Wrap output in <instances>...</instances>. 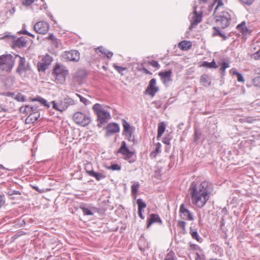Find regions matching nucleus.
Returning <instances> with one entry per match:
<instances>
[{"mask_svg":"<svg viewBox=\"0 0 260 260\" xmlns=\"http://www.w3.org/2000/svg\"><path fill=\"white\" fill-rule=\"evenodd\" d=\"M212 189L213 185L209 182L203 181L198 186L192 182L189 189L192 204L200 208H202L208 200L209 194Z\"/></svg>","mask_w":260,"mask_h":260,"instance_id":"obj_1","label":"nucleus"},{"mask_svg":"<svg viewBox=\"0 0 260 260\" xmlns=\"http://www.w3.org/2000/svg\"><path fill=\"white\" fill-rule=\"evenodd\" d=\"M92 109L98 116V126L101 127L103 124L107 123L110 119V114L109 112L104 110L100 104H94Z\"/></svg>","mask_w":260,"mask_h":260,"instance_id":"obj_2","label":"nucleus"},{"mask_svg":"<svg viewBox=\"0 0 260 260\" xmlns=\"http://www.w3.org/2000/svg\"><path fill=\"white\" fill-rule=\"evenodd\" d=\"M15 64V58L11 54L0 56V72H10Z\"/></svg>","mask_w":260,"mask_h":260,"instance_id":"obj_3","label":"nucleus"},{"mask_svg":"<svg viewBox=\"0 0 260 260\" xmlns=\"http://www.w3.org/2000/svg\"><path fill=\"white\" fill-rule=\"evenodd\" d=\"M52 105V108L57 111L63 112L70 106L75 104L74 100L70 98L69 96H66L58 103L55 101H52L51 103Z\"/></svg>","mask_w":260,"mask_h":260,"instance_id":"obj_4","label":"nucleus"},{"mask_svg":"<svg viewBox=\"0 0 260 260\" xmlns=\"http://www.w3.org/2000/svg\"><path fill=\"white\" fill-rule=\"evenodd\" d=\"M53 73L56 82L62 83L65 81L66 78L69 74V71L63 65L56 63L53 69Z\"/></svg>","mask_w":260,"mask_h":260,"instance_id":"obj_5","label":"nucleus"},{"mask_svg":"<svg viewBox=\"0 0 260 260\" xmlns=\"http://www.w3.org/2000/svg\"><path fill=\"white\" fill-rule=\"evenodd\" d=\"M19 57L18 66L16 69V73L21 76H24L26 73L30 71V68L29 63L26 62L24 57H22L17 55L15 58Z\"/></svg>","mask_w":260,"mask_h":260,"instance_id":"obj_6","label":"nucleus"},{"mask_svg":"<svg viewBox=\"0 0 260 260\" xmlns=\"http://www.w3.org/2000/svg\"><path fill=\"white\" fill-rule=\"evenodd\" d=\"M73 119L76 123L83 126L87 125L90 122V118L89 115L80 112L74 114Z\"/></svg>","mask_w":260,"mask_h":260,"instance_id":"obj_7","label":"nucleus"},{"mask_svg":"<svg viewBox=\"0 0 260 260\" xmlns=\"http://www.w3.org/2000/svg\"><path fill=\"white\" fill-rule=\"evenodd\" d=\"M61 56L64 61L77 62L80 59V53L77 50L65 51Z\"/></svg>","mask_w":260,"mask_h":260,"instance_id":"obj_8","label":"nucleus"},{"mask_svg":"<svg viewBox=\"0 0 260 260\" xmlns=\"http://www.w3.org/2000/svg\"><path fill=\"white\" fill-rule=\"evenodd\" d=\"M180 216L181 218L189 221L194 220L193 213L188 210L184 204H182L180 207Z\"/></svg>","mask_w":260,"mask_h":260,"instance_id":"obj_9","label":"nucleus"},{"mask_svg":"<svg viewBox=\"0 0 260 260\" xmlns=\"http://www.w3.org/2000/svg\"><path fill=\"white\" fill-rule=\"evenodd\" d=\"M194 10L192 12V16L190 19V25L189 27L190 30L195 27L202 20V13H198L194 8Z\"/></svg>","mask_w":260,"mask_h":260,"instance_id":"obj_10","label":"nucleus"},{"mask_svg":"<svg viewBox=\"0 0 260 260\" xmlns=\"http://www.w3.org/2000/svg\"><path fill=\"white\" fill-rule=\"evenodd\" d=\"M49 25L45 21H40L34 25V29L36 32L40 34H45L49 30Z\"/></svg>","mask_w":260,"mask_h":260,"instance_id":"obj_11","label":"nucleus"},{"mask_svg":"<svg viewBox=\"0 0 260 260\" xmlns=\"http://www.w3.org/2000/svg\"><path fill=\"white\" fill-rule=\"evenodd\" d=\"M156 79L152 78L150 80L149 85L146 89V93L152 97H153L159 89L155 86Z\"/></svg>","mask_w":260,"mask_h":260,"instance_id":"obj_12","label":"nucleus"},{"mask_svg":"<svg viewBox=\"0 0 260 260\" xmlns=\"http://www.w3.org/2000/svg\"><path fill=\"white\" fill-rule=\"evenodd\" d=\"M118 152L122 154L124 156V159H129L133 154V153L127 147L125 141L122 142L121 145Z\"/></svg>","mask_w":260,"mask_h":260,"instance_id":"obj_13","label":"nucleus"},{"mask_svg":"<svg viewBox=\"0 0 260 260\" xmlns=\"http://www.w3.org/2000/svg\"><path fill=\"white\" fill-rule=\"evenodd\" d=\"M120 128L118 124L115 123H109L106 127V136H110L114 134L118 133Z\"/></svg>","mask_w":260,"mask_h":260,"instance_id":"obj_14","label":"nucleus"},{"mask_svg":"<svg viewBox=\"0 0 260 260\" xmlns=\"http://www.w3.org/2000/svg\"><path fill=\"white\" fill-rule=\"evenodd\" d=\"M172 72L171 70L164 72H160L158 75L161 77V79L164 84L167 85L172 81L171 75Z\"/></svg>","mask_w":260,"mask_h":260,"instance_id":"obj_15","label":"nucleus"},{"mask_svg":"<svg viewBox=\"0 0 260 260\" xmlns=\"http://www.w3.org/2000/svg\"><path fill=\"white\" fill-rule=\"evenodd\" d=\"M87 166L85 168L87 174L92 177L95 178L97 181H100L106 177V175L102 173H99L94 171L93 170H87Z\"/></svg>","mask_w":260,"mask_h":260,"instance_id":"obj_16","label":"nucleus"},{"mask_svg":"<svg viewBox=\"0 0 260 260\" xmlns=\"http://www.w3.org/2000/svg\"><path fill=\"white\" fill-rule=\"evenodd\" d=\"M155 222L161 224L162 223V220L158 215L151 214L149 216V218L147 219V228H149L152 223Z\"/></svg>","mask_w":260,"mask_h":260,"instance_id":"obj_17","label":"nucleus"},{"mask_svg":"<svg viewBox=\"0 0 260 260\" xmlns=\"http://www.w3.org/2000/svg\"><path fill=\"white\" fill-rule=\"evenodd\" d=\"M122 125L123 127V134L126 135L128 133H133L135 128L131 126L124 119H122Z\"/></svg>","mask_w":260,"mask_h":260,"instance_id":"obj_18","label":"nucleus"},{"mask_svg":"<svg viewBox=\"0 0 260 260\" xmlns=\"http://www.w3.org/2000/svg\"><path fill=\"white\" fill-rule=\"evenodd\" d=\"M217 22L221 25L222 28L228 26V18L224 16H219L216 19Z\"/></svg>","mask_w":260,"mask_h":260,"instance_id":"obj_19","label":"nucleus"},{"mask_svg":"<svg viewBox=\"0 0 260 260\" xmlns=\"http://www.w3.org/2000/svg\"><path fill=\"white\" fill-rule=\"evenodd\" d=\"M39 117L40 113L38 111L30 113L26 118V121H28V122H31L34 123L38 120Z\"/></svg>","mask_w":260,"mask_h":260,"instance_id":"obj_20","label":"nucleus"},{"mask_svg":"<svg viewBox=\"0 0 260 260\" xmlns=\"http://www.w3.org/2000/svg\"><path fill=\"white\" fill-rule=\"evenodd\" d=\"M230 74L232 76H235L237 77V80L240 82H244V79L242 75L237 71L236 70L232 69L230 71Z\"/></svg>","mask_w":260,"mask_h":260,"instance_id":"obj_21","label":"nucleus"},{"mask_svg":"<svg viewBox=\"0 0 260 260\" xmlns=\"http://www.w3.org/2000/svg\"><path fill=\"white\" fill-rule=\"evenodd\" d=\"M31 101L32 102H39L42 105L44 106L45 107L47 108L50 107V104L49 103L44 99L42 98L41 96H37L35 98H33L31 99Z\"/></svg>","mask_w":260,"mask_h":260,"instance_id":"obj_22","label":"nucleus"},{"mask_svg":"<svg viewBox=\"0 0 260 260\" xmlns=\"http://www.w3.org/2000/svg\"><path fill=\"white\" fill-rule=\"evenodd\" d=\"M14 45L16 47L23 48L26 46V41L24 38H19L15 41Z\"/></svg>","mask_w":260,"mask_h":260,"instance_id":"obj_23","label":"nucleus"},{"mask_svg":"<svg viewBox=\"0 0 260 260\" xmlns=\"http://www.w3.org/2000/svg\"><path fill=\"white\" fill-rule=\"evenodd\" d=\"M179 47L183 50H187L190 48L191 45L190 42L183 41L179 44Z\"/></svg>","mask_w":260,"mask_h":260,"instance_id":"obj_24","label":"nucleus"},{"mask_svg":"<svg viewBox=\"0 0 260 260\" xmlns=\"http://www.w3.org/2000/svg\"><path fill=\"white\" fill-rule=\"evenodd\" d=\"M166 129V125L164 122H161L159 123L158 125L157 128V139H159L160 137L162 136V134L165 132Z\"/></svg>","mask_w":260,"mask_h":260,"instance_id":"obj_25","label":"nucleus"},{"mask_svg":"<svg viewBox=\"0 0 260 260\" xmlns=\"http://www.w3.org/2000/svg\"><path fill=\"white\" fill-rule=\"evenodd\" d=\"M237 29L240 31L243 35H246L248 29L246 26V24L244 21L242 22L241 24L238 25Z\"/></svg>","mask_w":260,"mask_h":260,"instance_id":"obj_26","label":"nucleus"},{"mask_svg":"<svg viewBox=\"0 0 260 260\" xmlns=\"http://www.w3.org/2000/svg\"><path fill=\"white\" fill-rule=\"evenodd\" d=\"M190 234L193 239L196 240L198 242H201L202 239L198 234L197 231H193L191 228H190Z\"/></svg>","mask_w":260,"mask_h":260,"instance_id":"obj_27","label":"nucleus"},{"mask_svg":"<svg viewBox=\"0 0 260 260\" xmlns=\"http://www.w3.org/2000/svg\"><path fill=\"white\" fill-rule=\"evenodd\" d=\"M201 82L206 86H209L210 82L209 81V77L207 75H203L201 77Z\"/></svg>","mask_w":260,"mask_h":260,"instance_id":"obj_28","label":"nucleus"},{"mask_svg":"<svg viewBox=\"0 0 260 260\" xmlns=\"http://www.w3.org/2000/svg\"><path fill=\"white\" fill-rule=\"evenodd\" d=\"M213 29L214 30V32L213 33V36H219L222 37L223 40H225L226 39V37L224 34L222 33L219 27H214Z\"/></svg>","mask_w":260,"mask_h":260,"instance_id":"obj_29","label":"nucleus"},{"mask_svg":"<svg viewBox=\"0 0 260 260\" xmlns=\"http://www.w3.org/2000/svg\"><path fill=\"white\" fill-rule=\"evenodd\" d=\"M161 144L160 143H157L156 144L155 150L151 153L150 156L155 157L156 155L161 152Z\"/></svg>","mask_w":260,"mask_h":260,"instance_id":"obj_30","label":"nucleus"},{"mask_svg":"<svg viewBox=\"0 0 260 260\" xmlns=\"http://www.w3.org/2000/svg\"><path fill=\"white\" fill-rule=\"evenodd\" d=\"M38 70L39 72H45L48 67V66L46 65L42 61H41L38 63L37 64Z\"/></svg>","mask_w":260,"mask_h":260,"instance_id":"obj_31","label":"nucleus"},{"mask_svg":"<svg viewBox=\"0 0 260 260\" xmlns=\"http://www.w3.org/2000/svg\"><path fill=\"white\" fill-rule=\"evenodd\" d=\"M53 60L52 57L48 54H46L42 58V60L46 65L49 66Z\"/></svg>","mask_w":260,"mask_h":260,"instance_id":"obj_32","label":"nucleus"},{"mask_svg":"<svg viewBox=\"0 0 260 260\" xmlns=\"http://www.w3.org/2000/svg\"><path fill=\"white\" fill-rule=\"evenodd\" d=\"M202 66L204 67H207L210 69L211 68H216L218 67L216 66L215 62L213 60L211 62H208L207 61H204L203 62Z\"/></svg>","mask_w":260,"mask_h":260,"instance_id":"obj_33","label":"nucleus"},{"mask_svg":"<svg viewBox=\"0 0 260 260\" xmlns=\"http://www.w3.org/2000/svg\"><path fill=\"white\" fill-rule=\"evenodd\" d=\"M37 107L32 106L30 105H27L25 107V111L27 113H29V114L30 113H34V112H37Z\"/></svg>","mask_w":260,"mask_h":260,"instance_id":"obj_34","label":"nucleus"},{"mask_svg":"<svg viewBox=\"0 0 260 260\" xmlns=\"http://www.w3.org/2000/svg\"><path fill=\"white\" fill-rule=\"evenodd\" d=\"M137 203L138 205V210H142L146 207V204L141 199H138L137 201Z\"/></svg>","mask_w":260,"mask_h":260,"instance_id":"obj_35","label":"nucleus"},{"mask_svg":"<svg viewBox=\"0 0 260 260\" xmlns=\"http://www.w3.org/2000/svg\"><path fill=\"white\" fill-rule=\"evenodd\" d=\"M80 209L82 210L83 214L85 215H92L93 214V212L88 208L84 206H81Z\"/></svg>","mask_w":260,"mask_h":260,"instance_id":"obj_36","label":"nucleus"},{"mask_svg":"<svg viewBox=\"0 0 260 260\" xmlns=\"http://www.w3.org/2000/svg\"><path fill=\"white\" fill-rule=\"evenodd\" d=\"M139 187V183L138 182L134 183L131 187L132 193L136 195L138 191Z\"/></svg>","mask_w":260,"mask_h":260,"instance_id":"obj_37","label":"nucleus"},{"mask_svg":"<svg viewBox=\"0 0 260 260\" xmlns=\"http://www.w3.org/2000/svg\"><path fill=\"white\" fill-rule=\"evenodd\" d=\"M214 3L217 4L214 10V13H215L220 9V7H222L223 6V3L222 0H214Z\"/></svg>","mask_w":260,"mask_h":260,"instance_id":"obj_38","label":"nucleus"},{"mask_svg":"<svg viewBox=\"0 0 260 260\" xmlns=\"http://www.w3.org/2000/svg\"><path fill=\"white\" fill-rule=\"evenodd\" d=\"M175 253L173 251H170L167 253L164 260H175Z\"/></svg>","mask_w":260,"mask_h":260,"instance_id":"obj_39","label":"nucleus"},{"mask_svg":"<svg viewBox=\"0 0 260 260\" xmlns=\"http://www.w3.org/2000/svg\"><path fill=\"white\" fill-rule=\"evenodd\" d=\"M228 68V63L223 62L220 67V70L221 75H225V70Z\"/></svg>","mask_w":260,"mask_h":260,"instance_id":"obj_40","label":"nucleus"},{"mask_svg":"<svg viewBox=\"0 0 260 260\" xmlns=\"http://www.w3.org/2000/svg\"><path fill=\"white\" fill-rule=\"evenodd\" d=\"M201 133L199 131L195 129L194 133L193 140L194 142H197L200 138Z\"/></svg>","mask_w":260,"mask_h":260,"instance_id":"obj_41","label":"nucleus"},{"mask_svg":"<svg viewBox=\"0 0 260 260\" xmlns=\"http://www.w3.org/2000/svg\"><path fill=\"white\" fill-rule=\"evenodd\" d=\"M76 95L77 96L79 97L80 102L84 103L85 105L89 104V101L87 99L82 97L81 95L78 93H76Z\"/></svg>","mask_w":260,"mask_h":260,"instance_id":"obj_42","label":"nucleus"},{"mask_svg":"<svg viewBox=\"0 0 260 260\" xmlns=\"http://www.w3.org/2000/svg\"><path fill=\"white\" fill-rule=\"evenodd\" d=\"M108 169L113 171H119L121 170V167L118 164H112Z\"/></svg>","mask_w":260,"mask_h":260,"instance_id":"obj_43","label":"nucleus"},{"mask_svg":"<svg viewBox=\"0 0 260 260\" xmlns=\"http://www.w3.org/2000/svg\"><path fill=\"white\" fill-rule=\"evenodd\" d=\"M113 67L115 68V69L119 73H120L121 74H123V73H122L123 71H125L126 70L125 68H124V67H120V66H117L116 64H114Z\"/></svg>","mask_w":260,"mask_h":260,"instance_id":"obj_44","label":"nucleus"},{"mask_svg":"<svg viewBox=\"0 0 260 260\" xmlns=\"http://www.w3.org/2000/svg\"><path fill=\"white\" fill-rule=\"evenodd\" d=\"M253 83L255 86L260 87V76L254 78L253 80Z\"/></svg>","mask_w":260,"mask_h":260,"instance_id":"obj_45","label":"nucleus"},{"mask_svg":"<svg viewBox=\"0 0 260 260\" xmlns=\"http://www.w3.org/2000/svg\"><path fill=\"white\" fill-rule=\"evenodd\" d=\"M36 0H23L22 4L24 6H28L31 5Z\"/></svg>","mask_w":260,"mask_h":260,"instance_id":"obj_46","label":"nucleus"},{"mask_svg":"<svg viewBox=\"0 0 260 260\" xmlns=\"http://www.w3.org/2000/svg\"><path fill=\"white\" fill-rule=\"evenodd\" d=\"M252 56L255 60L260 59V49L256 52L253 54Z\"/></svg>","mask_w":260,"mask_h":260,"instance_id":"obj_47","label":"nucleus"},{"mask_svg":"<svg viewBox=\"0 0 260 260\" xmlns=\"http://www.w3.org/2000/svg\"><path fill=\"white\" fill-rule=\"evenodd\" d=\"M15 99L19 102H24L25 100V97L22 94L17 95Z\"/></svg>","mask_w":260,"mask_h":260,"instance_id":"obj_48","label":"nucleus"},{"mask_svg":"<svg viewBox=\"0 0 260 260\" xmlns=\"http://www.w3.org/2000/svg\"><path fill=\"white\" fill-rule=\"evenodd\" d=\"M178 226L183 230H185L186 222L184 221H179L178 223Z\"/></svg>","mask_w":260,"mask_h":260,"instance_id":"obj_49","label":"nucleus"},{"mask_svg":"<svg viewBox=\"0 0 260 260\" xmlns=\"http://www.w3.org/2000/svg\"><path fill=\"white\" fill-rule=\"evenodd\" d=\"M225 224V221L224 219V218L222 217L221 218L220 226L221 230H222L223 232H225V228H224Z\"/></svg>","mask_w":260,"mask_h":260,"instance_id":"obj_50","label":"nucleus"},{"mask_svg":"<svg viewBox=\"0 0 260 260\" xmlns=\"http://www.w3.org/2000/svg\"><path fill=\"white\" fill-rule=\"evenodd\" d=\"M21 193V192L19 191H18V190H12V191H10L8 192V194L10 196H12L14 194H16V195H20Z\"/></svg>","mask_w":260,"mask_h":260,"instance_id":"obj_51","label":"nucleus"},{"mask_svg":"<svg viewBox=\"0 0 260 260\" xmlns=\"http://www.w3.org/2000/svg\"><path fill=\"white\" fill-rule=\"evenodd\" d=\"M240 1L243 4H246L247 5H250L254 1V0H240Z\"/></svg>","mask_w":260,"mask_h":260,"instance_id":"obj_52","label":"nucleus"},{"mask_svg":"<svg viewBox=\"0 0 260 260\" xmlns=\"http://www.w3.org/2000/svg\"><path fill=\"white\" fill-rule=\"evenodd\" d=\"M104 54L106 55L108 58H110L112 57L113 54L112 52L106 50Z\"/></svg>","mask_w":260,"mask_h":260,"instance_id":"obj_53","label":"nucleus"},{"mask_svg":"<svg viewBox=\"0 0 260 260\" xmlns=\"http://www.w3.org/2000/svg\"><path fill=\"white\" fill-rule=\"evenodd\" d=\"M150 63L151 66H153V67L157 68H159V64H158V62L156 60H152Z\"/></svg>","mask_w":260,"mask_h":260,"instance_id":"obj_54","label":"nucleus"},{"mask_svg":"<svg viewBox=\"0 0 260 260\" xmlns=\"http://www.w3.org/2000/svg\"><path fill=\"white\" fill-rule=\"evenodd\" d=\"M132 134L133 133H128L124 135L129 141H133L134 140V138L132 137Z\"/></svg>","mask_w":260,"mask_h":260,"instance_id":"obj_55","label":"nucleus"},{"mask_svg":"<svg viewBox=\"0 0 260 260\" xmlns=\"http://www.w3.org/2000/svg\"><path fill=\"white\" fill-rule=\"evenodd\" d=\"M98 50H99V51L101 52L102 54H104V53L105 52V51H106L107 49H106L105 48H104L102 46H100L98 48H97Z\"/></svg>","mask_w":260,"mask_h":260,"instance_id":"obj_56","label":"nucleus"},{"mask_svg":"<svg viewBox=\"0 0 260 260\" xmlns=\"http://www.w3.org/2000/svg\"><path fill=\"white\" fill-rule=\"evenodd\" d=\"M170 140L167 137H165L163 139L162 142L167 145L170 144Z\"/></svg>","mask_w":260,"mask_h":260,"instance_id":"obj_57","label":"nucleus"},{"mask_svg":"<svg viewBox=\"0 0 260 260\" xmlns=\"http://www.w3.org/2000/svg\"><path fill=\"white\" fill-rule=\"evenodd\" d=\"M5 204V201L4 198L0 196V208Z\"/></svg>","mask_w":260,"mask_h":260,"instance_id":"obj_58","label":"nucleus"},{"mask_svg":"<svg viewBox=\"0 0 260 260\" xmlns=\"http://www.w3.org/2000/svg\"><path fill=\"white\" fill-rule=\"evenodd\" d=\"M3 95H5L7 96H13L14 95V93L8 92H6V93H3Z\"/></svg>","mask_w":260,"mask_h":260,"instance_id":"obj_59","label":"nucleus"},{"mask_svg":"<svg viewBox=\"0 0 260 260\" xmlns=\"http://www.w3.org/2000/svg\"><path fill=\"white\" fill-rule=\"evenodd\" d=\"M246 120L249 123H252L254 121H255V119H253L251 117H247L246 118Z\"/></svg>","mask_w":260,"mask_h":260,"instance_id":"obj_60","label":"nucleus"},{"mask_svg":"<svg viewBox=\"0 0 260 260\" xmlns=\"http://www.w3.org/2000/svg\"><path fill=\"white\" fill-rule=\"evenodd\" d=\"M22 34H25V35H27L29 36H31L32 37H34V36L31 34H30V32H28L27 30H24L23 31H22Z\"/></svg>","mask_w":260,"mask_h":260,"instance_id":"obj_61","label":"nucleus"},{"mask_svg":"<svg viewBox=\"0 0 260 260\" xmlns=\"http://www.w3.org/2000/svg\"><path fill=\"white\" fill-rule=\"evenodd\" d=\"M48 39L54 40L55 39V36L53 34H50L48 37Z\"/></svg>","mask_w":260,"mask_h":260,"instance_id":"obj_62","label":"nucleus"},{"mask_svg":"<svg viewBox=\"0 0 260 260\" xmlns=\"http://www.w3.org/2000/svg\"><path fill=\"white\" fill-rule=\"evenodd\" d=\"M138 214H139L140 217L141 219H144V216L142 214V210H138Z\"/></svg>","mask_w":260,"mask_h":260,"instance_id":"obj_63","label":"nucleus"},{"mask_svg":"<svg viewBox=\"0 0 260 260\" xmlns=\"http://www.w3.org/2000/svg\"><path fill=\"white\" fill-rule=\"evenodd\" d=\"M34 188L36 190H37V191H39V192H41V191L39 190V187H37V186H34Z\"/></svg>","mask_w":260,"mask_h":260,"instance_id":"obj_64","label":"nucleus"}]
</instances>
